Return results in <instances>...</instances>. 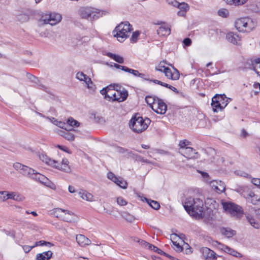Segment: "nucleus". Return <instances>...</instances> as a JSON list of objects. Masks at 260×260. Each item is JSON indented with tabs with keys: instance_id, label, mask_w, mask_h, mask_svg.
<instances>
[{
	"instance_id": "f257e3e1",
	"label": "nucleus",
	"mask_w": 260,
	"mask_h": 260,
	"mask_svg": "<svg viewBox=\"0 0 260 260\" xmlns=\"http://www.w3.org/2000/svg\"><path fill=\"white\" fill-rule=\"evenodd\" d=\"M150 122L151 120L149 118H144L137 113L130 120L129 125L134 132L140 134L147 129Z\"/></svg>"
},
{
	"instance_id": "f03ea898",
	"label": "nucleus",
	"mask_w": 260,
	"mask_h": 260,
	"mask_svg": "<svg viewBox=\"0 0 260 260\" xmlns=\"http://www.w3.org/2000/svg\"><path fill=\"white\" fill-rule=\"evenodd\" d=\"M133 30V26L128 21L121 22L113 31L114 36L120 38L119 42H123L129 37V34Z\"/></svg>"
},
{
	"instance_id": "7ed1b4c3",
	"label": "nucleus",
	"mask_w": 260,
	"mask_h": 260,
	"mask_svg": "<svg viewBox=\"0 0 260 260\" xmlns=\"http://www.w3.org/2000/svg\"><path fill=\"white\" fill-rule=\"evenodd\" d=\"M232 101V99L227 98L224 94H215L212 99L211 106L214 112L221 111Z\"/></svg>"
},
{
	"instance_id": "20e7f679",
	"label": "nucleus",
	"mask_w": 260,
	"mask_h": 260,
	"mask_svg": "<svg viewBox=\"0 0 260 260\" xmlns=\"http://www.w3.org/2000/svg\"><path fill=\"white\" fill-rule=\"evenodd\" d=\"M251 19L241 18L236 21L235 27L239 31L249 32L254 28Z\"/></svg>"
},
{
	"instance_id": "39448f33",
	"label": "nucleus",
	"mask_w": 260,
	"mask_h": 260,
	"mask_svg": "<svg viewBox=\"0 0 260 260\" xmlns=\"http://www.w3.org/2000/svg\"><path fill=\"white\" fill-rule=\"evenodd\" d=\"M13 167L15 170L20 171V173L23 176L28 177L31 179H33L37 172L35 170L19 162L14 163L13 164Z\"/></svg>"
},
{
	"instance_id": "423d86ee",
	"label": "nucleus",
	"mask_w": 260,
	"mask_h": 260,
	"mask_svg": "<svg viewBox=\"0 0 260 260\" xmlns=\"http://www.w3.org/2000/svg\"><path fill=\"white\" fill-rule=\"evenodd\" d=\"M80 17L83 19H86L88 20L93 21L98 19L100 16V14L94 11L93 9L91 8H84L79 11Z\"/></svg>"
},
{
	"instance_id": "0eeeda50",
	"label": "nucleus",
	"mask_w": 260,
	"mask_h": 260,
	"mask_svg": "<svg viewBox=\"0 0 260 260\" xmlns=\"http://www.w3.org/2000/svg\"><path fill=\"white\" fill-rule=\"evenodd\" d=\"M204 203L202 200L199 198L194 199V203L192 206V212L190 216L192 217H203Z\"/></svg>"
},
{
	"instance_id": "6e6552de",
	"label": "nucleus",
	"mask_w": 260,
	"mask_h": 260,
	"mask_svg": "<svg viewBox=\"0 0 260 260\" xmlns=\"http://www.w3.org/2000/svg\"><path fill=\"white\" fill-rule=\"evenodd\" d=\"M224 210L229 213L236 216H240L243 214V211L240 206L231 202H226L223 204Z\"/></svg>"
},
{
	"instance_id": "1a4fd4ad",
	"label": "nucleus",
	"mask_w": 260,
	"mask_h": 260,
	"mask_svg": "<svg viewBox=\"0 0 260 260\" xmlns=\"http://www.w3.org/2000/svg\"><path fill=\"white\" fill-rule=\"evenodd\" d=\"M107 177L108 179L114 182L116 185L123 189H125L127 187V183L126 181L124 180L121 177H117L112 172H109L107 174Z\"/></svg>"
},
{
	"instance_id": "9d476101",
	"label": "nucleus",
	"mask_w": 260,
	"mask_h": 260,
	"mask_svg": "<svg viewBox=\"0 0 260 260\" xmlns=\"http://www.w3.org/2000/svg\"><path fill=\"white\" fill-rule=\"evenodd\" d=\"M152 110L157 114H164L167 110V106L162 100L159 99L157 103L152 106Z\"/></svg>"
},
{
	"instance_id": "9b49d317",
	"label": "nucleus",
	"mask_w": 260,
	"mask_h": 260,
	"mask_svg": "<svg viewBox=\"0 0 260 260\" xmlns=\"http://www.w3.org/2000/svg\"><path fill=\"white\" fill-rule=\"evenodd\" d=\"M234 190L245 199H249V196H251V194L252 193L251 187L247 185L237 186Z\"/></svg>"
},
{
	"instance_id": "f8f14e48",
	"label": "nucleus",
	"mask_w": 260,
	"mask_h": 260,
	"mask_svg": "<svg viewBox=\"0 0 260 260\" xmlns=\"http://www.w3.org/2000/svg\"><path fill=\"white\" fill-rule=\"evenodd\" d=\"M202 255L206 260H214L217 258L216 253L208 247H203L201 249Z\"/></svg>"
},
{
	"instance_id": "ddd939ff",
	"label": "nucleus",
	"mask_w": 260,
	"mask_h": 260,
	"mask_svg": "<svg viewBox=\"0 0 260 260\" xmlns=\"http://www.w3.org/2000/svg\"><path fill=\"white\" fill-rule=\"evenodd\" d=\"M71 131H75V130L73 128H68L65 127V130L60 131L59 134L66 140L72 141L75 139V136Z\"/></svg>"
},
{
	"instance_id": "4468645a",
	"label": "nucleus",
	"mask_w": 260,
	"mask_h": 260,
	"mask_svg": "<svg viewBox=\"0 0 260 260\" xmlns=\"http://www.w3.org/2000/svg\"><path fill=\"white\" fill-rule=\"evenodd\" d=\"M194 198L192 197L186 198L185 201L182 202V205L185 211L190 215L192 212V206L194 203Z\"/></svg>"
},
{
	"instance_id": "2eb2a0df",
	"label": "nucleus",
	"mask_w": 260,
	"mask_h": 260,
	"mask_svg": "<svg viewBox=\"0 0 260 260\" xmlns=\"http://www.w3.org/2000/svg\"><path fill=\"white\" fill-rule=\"evenodd\" d=\"M226 39L229 42L233 44L240 45V37L236 33L228 32L226 35Z\"/></svg>"
},
{
	"instance_id": "dca6fc26",
	"label": "nucleus",
	"mask_w": 260,
	"mask_h": 260,
	"mask_svg": "<svg viewBox=\"0 0 260 260\" xmlns=\"http://www.w3.org/2000/svg\"><path fill=\"white\" fill-rule=\"evenodd\" d=\"M76 241L81 247H85L91 244V240L83 235L79 234L76 236Z\"/></svg>"
},
{
	"instance_id": "f3484780",
	"label": "nucleus",
	"mask_w": 260,
	"mask_h": 260,
	"mask_svg": "<svg viewBox=\"0 0 260 260\" xmlns=\"http://www.w3.org/2000/svg\"><path fill=\"white\" fill-rule=\"evenodd\" d=\"M39 157L41 160H42L43 162H45L48 165L51 166L54 168H59V165H56V163H57V161L51 159V158H49L46 154H41L39 155Z\"/></svg>"
},
{
	"instance_id": "a211bd4d",
	"label": "nucleus",
	"mask_w": 260,
	"mask_h": 260,
	"mask_svg": "<svg viewBox=\"0 0 260 260\" xmlns=\"http://www.w3.org/2000/svg\"><path fill=\"white\" fill-rule=\"evenodd\" d=\"M69 163L68 159L64 158L62 160L61 164L57 161L56 165H59V168L57 169L66 173H70L71 171V169L69 166Z\"/></svg>"
},
{
	"instance_id": "6ab92c4d",
	"label": "nucleus",
	"mask_w": 260,
	"mask_h": 260,
	"mask_svg": "<svg viewBox=\"0 0 260 260\" xmlns=\"http://www.w3.org/2000/svg\"><path fill=\"white\" fill-rule=\"evenodd\" d=\"M220 233L227 238H231L236 234V232L229 228H221Z\"/></svg>"
},
{
	"instance_id": "aec40b11",
	"label": "nucleus",
	"mask_w": 260,
	"mask_h": 260,
	"mask_svg": "<svg viewBox=\"0 0 260 260\" xmlns=\"http://www.w3.org/2000/svg\"><path fill=\"white\" fill-rule=\"evenodd\" d=\"M157 33L159 36H168L171 33V29L166 26H161L157 30Z\"/></svg>"
},
{
	"instance_id": "412c9836",
	"label": "nucleus",
	"mask_w": 260,
	"mask_h": 260,
	"mask_svg": "<svg viewBox=\"0 0 260 260\" xmlns=\"http://www.w3.org/2000/svg\"><path fill=\"white\" fill-rule=\"evenodd\" d=\"M149 250L151 251H153L154 252H156V253L160 255H164L166 256V257L169 258L170 259L173 258V257L171 256L169 254H167V253L163 251L161 249L158 248V247H156L155 246L151 244V245L149 246Z\"/></svg>"
},
{
	"instance_id": "4be33fe9",
	"label": "nucleus",
	"mask_w": 260,
	"mask_h": 260,
	"mask_svg": "<svg viewBox=\"0 0 260 260\" xmlns=\"http://www.w3.org/2000/svg\"><path fill=\"white\" fill-rule=\"evenodd\" d=\"M251 66L253 70L260 77V58H257L251 60Z\"/></svg>"
},
{
	"instance_id": "5701e85b",
	"label": "nucleus",
	"mask_w": 260,
	"mask_h": 260,
	"mask_svg": "<svg viewBox=\"0 0 260 260\" xmlns=\"http://www.w3.org/2000/svg\"><path fill=\"white\" fill-rule=\"evenodd\" d=\"M79 194L83 200L90 202L93 201V196L86 190H82L79 192Z\"/></svg>"
},
{
	"instance_id": "b1692460",
	"label": "nucleus",
	"mask_w": 260,
	"mask_h": 260,
	"mask_svg": "<svg viewBox=\"0 0 260 260\" xmlns=\"http://www.w3.org/2000/svg\"><path fill=\"white\" fill-rule=\"evenodd\" d=\"M61 20V16L59 14H55L54 16L50 15L49 18L48 19L47 23L51 25L56 24L57 23L60 22Z\"/></svg>"
},
{
	"instance_id": "393cba45",
	"label": "nucleus",
	"mask_w": 260,
	"mask_h": 260,
	"mask_svg": "<svg viewBox=\"0 0 260 260\" xmlns=\"http://www.w3.org/2000/svg\"><path fill=\"white\" fill-rule=\"evenodd\" d=\"M35 175V176H34L32 180L38 181L44 185L46 184L47 181L48 180V178L45 177L44 175L38 173L37 172H36Z\"/></svg>"
},
{
	"instance_id": "a878e982",
	"label": "nucleus",
	"mask_w": 260,
	"mask_h": 260,
	"mask_svg": "<svg viewBox=\"0 0 260 260\" xmlns=\"http://www.w3.org/2000/svg\"><path fill=\"white\" fill-rule=\"evenodd\" d=\"M159 68H164L163 73H165V76L168 79H171L173 80H174L173 73L169 67H165V66H162L161 64V62H160V63L159 64Z\"/></svg>"
},
{
	"instance_id": "bb28decb",
	"label": "nucleus",
	"mask_w": 260,
	"mask_h": 260,
	"mask_svg": "<svg viewBox=\"0 0 260 260\" xmlns=\"http://www.w3.org/2000/svg\"><path fill=\"white\" fill-rule=\"evenodd\" d=\"M159 98L156 96H152L151 95H147L145 97V102L149 106V107L152 109V106L154 105L157 103V100Z\"/></svg>"
},
{
	"instance_id": "cd10ccee",
	"label": "nucleus",
	"mask_w": 260,
	"mask_h": 260,
	"mask_svg": "<svg viewBox=\"0 0 260 260\" xmlns=\"http://www.w3.org/2000/svg\"><path fill=\"white\" fill-rule=\"evenodd\" d=\"M76 78L81 81H84L86 84L91 82V79L83 72H79L76 74Z\"/></svg>"
},
{
	"instance_id": "c85d7f7f",
	"label": "nucleus",
	"mask_w": 260,
	"mask_h": 260,
	"mask_svg": "<svg viewBox=\"0 0 260 260\" xmlns=\"http://www.w3.org/2000/svg\"><path fill=\"white\" fill-rule=\"evenodd\" d=\"M106 55L119 63H123L124 62L123 58L119 55L113 54L111 52H108Z\"/></svg>"
},
{
	"instance_id": "c756f323",
	"label": "nucleus",
	"mask_w": 260,
	"mask_h": 260,
	"mask_svg": "<svg viewBox=\"0 0 260 260\" xmlns=\"http://www.w3.org/2000/svg\"><path fill=\"white\" fill-rule=\"evenodd\" d=\"M117 92L118 98L120 99V102L125 101L128 97V91L125 89H123L122 91L117 90Z\"/></svg>"
},
{
	"instance_id": "7c9ffc66",
	"label": "nucleus",
	"mask_w": 260,
	"mask_h": 260,
	"mask_svg": "<svg viewBox=\"0 0 260 260\" xmlns=\"http://www.w3.org/2000/svg\"><path fill=\"white\" fill-rule=\"evenodd\" d=\"M250 199V202L255 205H260V197L258 195L255 194L252 191V193L251 194V196H249Z\"/></svg>"
},
{
	"instance_id": "2f4dec72",
	"label": "nucleus",
	"mask_w": 260,
	"mask_h": 260,
	"mask_svg": "<svg viewBox=\"0 0 260 260\" xmlns=\"http://www.w3.org/2000/svg\"><path fill=\"white\" fill-rule=\"evenodd\" d=\"M145 199L152 208L155 210H158L160 208V205L158 202L147 198H145Z\"/></svg>"
},
{
	"instance_id": "473e14b6",
	"label": "nucleus",
	"mask_w": 260,
	"mask_h": 260,
	"mask_svg": "<svg viewBox=\"0 0 260 260\" xmlns=\"http://www.w3.org/2000/svg\"><path fill=\"white\" fill-rule=\"evenodd\" d=\"M67 124L68 125V127H73L74 126L77 127V126H79L80 125V123L78 121L75 120L72 117H70L68 119Z\"/></svg>"
},
{
	"instance_id": "72a5a7b5",
	"label": "nucleus",
	"mask_w": 260,
	"mask_h": 260,
	"mask_svg": "<svg viewBox=\"0 0 260 260\" xmlns=\"http://www.w3.org/2000/svg\"><path fill=\"white\" fill-rule=\"evenodd\" d=\"M65 212H67V210H63L61 208H56L53 211V214L57 218H60L62 215H63Z\"/></svg>"
},
{
	"instance_id": "f704fd0d",
	"label": "nucleus",
	"mask_w": 260,
	"mask_h": 260,
	"mask_svg": "<svg viewBox=\"0 0 260 260\" xmlns=\"http://www.w3.org/2000/svg\"><path fill=\"white\" fill-rule=\"evenodd\" d=\"M165 63H166V64L171 66L174 70L173 72V76H174V80H178L180 78V73L178 71V70L176 69L172 64H170V63H167V61H164Z\"/></svg>"
},
{
	"instance_id": "c9c22d12",
	"label": "nucleus",
	"mask_w": 260,
	"mask_h": 260,
	"mask_svg": "<svg viewBox=\"0 0 260 260\" xmlns=\"http://www.w3.org/2000/svg\"><path fill=\"white\" fill-rule=\"evenodd\" d=\"M140 34V31L139 30H136L132 34V36L130 39L131 42L132 43H136L138 41V37Z\"/></svg>"
},
{
	"instance_id": "e433bc0d",
	"label": "nucleus",
	"mask_w": 260,
	"mask_h": 260,
	"mask_svg": "<svg viewBox=\"0 0 260 260\" xmlns=\"http://www.w3.org/2000/svg\"><path fill=\"white\" fill-rule=\"evenodd\" d=\"M218 14L222 17L226 18L229 16V12L226 9H220L218 11Z\"/></svg>"
},
{
	"instance_id": "4c0bfd02",
	"label": "nucleus",
	"mask_w": 260,
	"mask_h": 260,
	"mask_svg": "<svg viewBox=\"0 0 260 260\" xmlns=\"http://www.w3.org/2000/svg\"><path fill=\"white\" fill-rule=\"evenodd\" d=\"M178 8L180 10H182L187 12L189 9V6L187 3L182 2L179 3V6L178 7Z\"/></svg>"
},
{
	"instance_id": "58836bf2",
	"label": "nucleus",
	"mask_w": 260,
	"mask_h": 260,
	"mask_svg": "<svg viewBox=\"0 0 260 260\" xmlns=\"http://www.w3.org/2000/svg\"><path fill=\"white\" fill-rule=\"evenodd\" d=\"M247 219L250 224L255 229H258L259 227V223L256 222L254 219L247 217Z\"/></svg>"
},
{
	"instance_id": "ea45409f",
	"label": "nucleus",
	"mask_w": 260,
	"mask_h": 260,
	"mask_svg": "<svg viewBox=\"0 0 260 260\" xmlns=\"http://www.w3.org/2000/svg\"><path fill=\"white\" fill-rule=\"evenodd\" d=\"M67 214H68V215H69V216L71 215V214L69 213V212L67 211V212H65L64 213V214L62 215V216L61 217V218L60 219L64 221H66V222H71L72 221V219L70 217L66 216Z\"/></svg>"
},
{
	"instance_id": "a19ab883",
	"label": "nucleus",
	"mask_w": 260,
	"mask_h": 260,
	"mask_svg": "<svg viewBox=\"0 0 260 260\" xmlns=\"http://www.w3.org/2000/svg\"><path fill=\"white\" fill-rule=\"evenodd\" d=\"M190 144V142L186 140L180 141L179 142V146L182 149H186V147H188L187 146Z\"/></svg>"
},
{
	"instance_id": "79ce46f5",
	"label": "nucleus",
	"mask_w": 260,
	"mask_h": 260,
	"mask_svg": "<svg viewBox=\"0 0 260 260\" xmlns=\"http://www.w3.org/2000/svg\"><path fill=\"white\" fill-rule=\"evenodd\" d=\"M235 174L238 176L244 177L245 178H249L250 176L249 174L242 171H236L235 172Z\"/></svg>"
},
{
	"instance_id": "37998d69",
	"label": "nucleus",
	"mask_w": 260,
	"mask_h": 260,
	"mask_svg": "<svg viewBox=\"0 0 260 260\" xmlns=\"http://www.w3.org/2000/svg\"><path fill=\"white\" fill-rule=\"evenodd\" d=\"M45 186L49 187L50 188L52 189H56V185L55 184L53 183L52 181H51L49 179L46 182V184H45Z\"/></svg>"
},
{
	"instance_id": "c03bdc74",
	"label": "nucleus",
	"mask_w": 260,
	"mask_h": 260,
	"mask_svg": "<svg viewBox=\"0 0 260 260\" xmlns=\"http://www.w3.org/2000/svg\"><path fill=\"white\" fill-rule=\"evenodd\" d=\"M126 72H128L129 73L132 74L135 76H138L140 75V73L138 70H135L132 69L127 68V70Z\"/></svg>"
},
{
	"instance_id": "a18cd8bd",
	"label": "nucleus",
	"mask_w": 260,
	"mask_h": 260,
	"mask_svg": "<svg viewBox=\"0 0 260 260\" xmlns=\"http://www.w3.org/2000/svg\"><path fill=\"white\" fill-rule=\"evenodd\" d=\"M248 0H234L233 5L235 6H242L245 4Z\"/></svg>"
},
{
	"instance_id": "49530a36",
	"label": "nucleus",
	"mask_w": 260,
	"mask_h": 260,
	"mask_svg": "<svg viewBox=\"0 0 260 260\" xmlns=\"http://www.w3.org/2000/svg\"><path fill=\"white\" fill-rule=\"evenodd\" d=\"M117 203L120 206H124L127 204L126 201L121 197H119L117 198Z\"/></svg>"
},
{
	"instance_id": "de8ad7c7",
	"label": "nucleus",
	"mask_w": 260,
	"mask_h": 260,
	"mask_svg": "<svg viewBox=\"0 0 260 260\" xmlns=\"http://www.w3.org/2000/svg\"><path fill=\"white\" fill-rule=\"evenodd\" d=\"M251 183L258 188H260V178H253Z\"/></svg>"
},
{
	"instance_id": "09e8293b",
	"label": "nucleus",
	"mask_w": 260,
	"mask_h": 260,
	"mask_svg": "<svg viewBox=\"0 0 260 260\" xmlns=\"http://www.w3.org/2000/svg\"><path fill=\"white\" fill-rule=\"evenodd\" d=\"M111 66L114 67L115 68L118 69H121V70H122L125 72H126V71L127 68L126 66H123L120 65V64L116 63H113V64L111 65Z\"/></svg>"
},
{
	"instance_id": "8fccbe9b",
	"label": "nucleus",
	"mask_w": 260,
	"mask_h": 260,
	"mask_svg": "<svg viewBox=\"0 0 260 260\" xmlns=\"http://www.w3.org/2000/svg\"><path fill=\"white\" fill-rule=\"evenodd\" d=\"M110 94H111V96H112L111 99L112 102L117 101L119 103L120 102V99L118 98L117 92H114V93H110Z\"/></svg>"
},
{
	"instance_id": "3c124183",
	"label": "nucleus",
	"mask_w": 260,
	"mask_h": 260,
	"mask_svg": "<svg viewBox=\"0 0 260 260\" xmlns=\"http://www.w3.org/2000/svg\"><path fill=\"white\" fill-rule=\"evenodd\" d=\"M112 86L110 85L109 86H107L106 87L103 88L102 90L100 91V93L104 95V96L106 95V94H108L109 92H110V87H111Z\"/></svg>"
},
{
	"instance_id": "603ef678",
	"label": "nucleus",
	"mask_w": 260,
	"mask_h": 260,
	"mask_svg": "<svg viewBox=\"0 0 260 260\" xmlns=\"http://www.w3.org/2000/svg\"><path fill=\"white\" fill-rule=\"evenodd\" d=\"M192 43L191 40L189 38H185L183 41V43L184 46L188 47L191 45Z\"/></svg>"
},
{
	"instance_id": "864d4df0",
	"label": "nucleus",
	"mask_w": 260,
	"mask_h": 260,
	"mask_svg": "<svg viewBox=\"0 0 260 260\" xmlns=\"http://www.w3.org/2000/svg\"><path fill=\"white\" fill-rule=\"evenodd\" d=\"M57 147L59 149H60L64 152H66L69 154H71L72 153L71 151L67 147H66V146H64L62 145H58Z\"/></svg>"
},
{
	"instance_id": "5fc2aeb1",
	"label": "nucleus",
	"mask_w": 260,
	"mask_h": 260,
	"mask_svg": "<svg viewBox=\"0 0 260 260\" xmlns=\"http://www.w3.org/2000/svg\"><path fill=\"white\" fill-rule=\"evenodd\" d=\"M139 242L142 246H143L144 247L147 248L148 249H149V246L151 245V244L143 240L141 241L139 240Z\"/></svg>"
},
{
	"instance_id": "6e6d98bb",
	"label": "nucleus",
	"mask_w": 260,
	"mask_h": 260,
	"mask_svg": "<svg viewBox=\"0 0 260 260\" xmlns=\"http://www.w3.org/2000/svg\"><path fill=\"white\" fill-rule=\"evenodd\" d=\"M45 256L46 260H49L52 256V252L51 251H48L42 253Z\"/></svg>"
},
{
	"instance_id": "4d7b16f0",
	"label": "nucleus",
	"mask_w": 260,
	"mask_h": 260,
	"mask_svg": "<svg viewBox=\"0 0 260 260\" xmlns=\"http://www.w3.org/2000/svg\"><path fill=\"white\" fill-rule=\"evenodd\" d=\"M168 3L175 7L178 8L180 3L176 0H168Z\"/></svg>"
},
{
	"instance_id": "13d9d810",
	"label": "nucleus",
	"mask_w": 260,
	"mask_h": 260,
	"mask_svg": "<svg viewBox=\"0 0 260 260\" xmlns=\"http://www.w3.org/2000/svg\"><path fill=\"white\" fill-rule=\"evenodd\" d=\"M34 247V246H30L28 245H24L22 246V248L25 253L29 252Z\"/></svg>"
},
{
	"instance_id": "bf43d9fd",
	"label": "nucleus",
	"mask_w": 260,
	"mask_h": 260,
	"mask_svg": "<svg viewBox=\"0 0 260 260\" xmlns=\"http://www.w3.org/2000/svg\"><path fill=\"white\" fill-rule=\"evenodd\" d=\"M7 200L6 191H0V202H4Z\"/></svg>"
},
{
	"instance_id": "052dcab7",
	"label": "nucleus",
	"mask_w": 260,
	"mask_h": 260,
	"mask_svg": "<svg viewBox=\"0 0 260 260\" xmlns=\"http://www.w3.org/2000/svg\"><path fill=\"white\" fill-rule=\"evenodd\" d=\"M174 245L175 246L174 248L175 250L178 252L181 251L183 250V248L181 246L179 245V243H177L176 242L174 243Z\"/></svg>"
},
{
	"instance_id": "680f3d73",
	"label": "nucleus",
	"mask_w": 260,
	"mask_h": 260,
	"mask_svg": "<svg viewBox=\"0 0 260 260\" xmlns=\"http://www.w3.org/2000/svg\"><path fill=\"white\" fill-rule=\"evenodd\" d=\"M46 245V241L43 240H41L39 241H37L35 243L34 247L38 246H45Z\"/></svg>"
},
{
	"instance_id": "e2e57ef3",
	"label": "nucleus",
	"mask_w": 260,
	"mask_h": 260,
	"mask_svg": "<svg viewBox=\"0 0 260 260\" xmlns=\"http://www.w3.org/2000/svg\"><path fill=\"white\" fill-rule=\"evenodd\" d=\"M36 260H46V259L45 257V256L42 253H39L37 255Z\"/></svg>"
},
{
	"instance_id": "0e129e2a",
	"label": "nucleus",
	"mask_w": 260,
	"mask_h": 260,
	"mask_svg": "<svg viewBox=\"0 0 260 260\" xmlns=\"http://www.w3.org/2000/svg\"><path fill=\"white\" fill-rule=\"evenodd\" d=\"M6 197L7 200L9 199H13L14 200L15 199V197H14L15 195L13 193H9L7 191H6Z\"/></svg>"
},
{
	"instance_id": "69168bd1",
	"label": "nucleus",
	"mask_w": 260,
	"mask_h": 260,
	"mask_svg": "<svg viewBox=\"0 0 260 260\" xmlns=\"http://www.w3.org/2000/svg\"><path fill=\"white\" fill-rule=\"evenodd\" d=\"M230 255L234 256L236 257H242V255L241 253H240L239 252H238L235 250V252H231V254Z\"/></svg>"
},
{
	"instance_id": "338daca9",
	"label": "nucleus",
	"mask_w": 260,
	"mask_h": 260,
	"mask_svg": "<svg viewBox=\"0 0 260 260\" xmlns=\"http://www.w3.org/2000/svg\"><path fill=\"white\" fill-rule=\"evenodd\" d=\"M118 151L120 153H124L128 152V149L121 147H118Z\"/></svg>"
},
{
	"instance_id": "774afa93",
	"label": "nucleus",
	"mask_w": 260,
	"mask_h": 260,
	"mask_svg": "<svg viewBox=\"0 0 260 260\" xmlns=\"http://www.w3.org/2000/svg\"><path fill=\"white\" fill-rule=\"evenodd\" d=\"M187 12L186 11H182V10H179L178 12H177V15L179 16H182V17H184L186 15V13Z\"/></svg>"
}]
</instances>
